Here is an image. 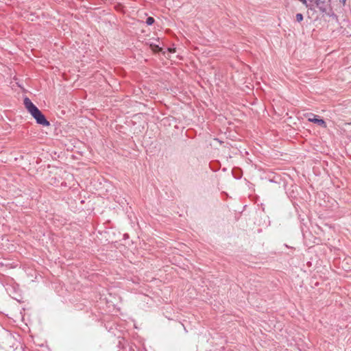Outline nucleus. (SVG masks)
I'll use <instances>...</instances> for the list:
<instances>
[{"label":"nucleus","mask_w":351,"mask_h":351,"mask_svg":"<svg viewBox=\"0 0 351 351\" xmlns=\"http://www.w3.org/2000/svg\"><path fill=\"white\" fill-rule=\"evenodd\" d=\"M23 103L28 112L34 117L38 124L43 126H49L50 125L49 121L47 120L45 115L28 97L24 99Z\"/></svg>","instance_id":"1"},{"label":"nucleus","mask_w":351,"mask_h":351,"mask_svg":"<svg viewBox=\"0 0 351 351\" xmlns=\"http://www.w3.org/2000/svg\"><path fill=\"white\" fill-rule=\"evenodd\" d=\"M313 3L322 13H326L330 9V0H313Z\"/></svg>","instance_id":"2"},{"label":"nucleus","mask_w":351,"mask_h":351,"mask_svg":"<svg viewBox=\"0 0 351 351\" xmlns=\"http://www.w3.org/2000/svg\"><path fill=\"white\" fill-rule=\"evenodd\" d=\"M308 121L317 125L322 126L324 128L326 127V122L324 119H319L316 115H313V118H308Z\"/></svg>","instance_id":"3"},{"label":"nucleus","mask_w":351,"mask_h":351,"mask_svg":"<svg viewBox=\"0 0 351 351\" xmlns=\"http://www.w3.org/2000/svg\"><path fill=\"white\" fill-rule=\"evenodd\" d=\"M303 5H304L306 8L310 10H314V3H313V0H300Z\"/></svg>","instance_id":"4"},{"label":"nucleus","mask_w":351,"mask_h":351,"mask_svg":"<svg viewBox=\"0 0 351 351\" xmlns=\"http://www.w3.org/2000/svg\"><path fill=\"white\" fill-rule=\"evenodd\" d=\"M155 20L153 17L149 16L146 19V23L148 25H152L154 23Z\"/></svg>","instance_id":"5"},{"label":"nucleus","mask_w":351,"mask_h":351,"mask_svg":"<svg viewBox=\"0 0 351 351\" xmlns=\"http://www.w3.org/2000/svg\"><path fill=\"white\" fill-rule=\"evenodd\" d=\"M295 18L298 22H301L303 20V15L301 13H298Z\"/></svg>","instance_id":"6"},{"label":"nucleus","mask_w":351,"mask_h":351,"mask_svg":"<svg viewBox=\"0 0 351 351\" xmlns=\"http://www.w3.org/2000/svg\"><path fill=\"white\" fill-rule=\"evenodd\" d=\"M155 51H160V48L158 47V46H156L155 47V49H154Z\"/></svg>","instance_id":"7"},{"label":"nucleus","mask_w":351,"mask_h":351,"mask_svg":"<svg viewBox=\"0 0 351 351\" xmlns=\"http://www.w3.org/2000/svg\"><path fill=\"white\" fill-rule=\"evenodd\" d=\"M346 0H340V2L344 4L346 3Z\"/></svg>","instance_id":"8"}]
</instances>
